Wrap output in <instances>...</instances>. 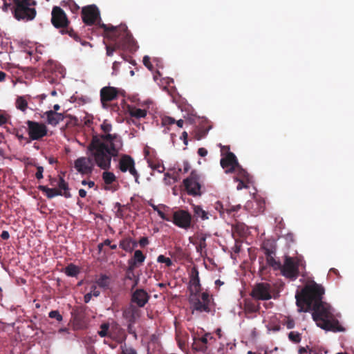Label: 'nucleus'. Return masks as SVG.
Instances as JSON below:
<instances>
[{"instance_id":"56","label":"nucleus","mask_w":354,"mask_h":354,"mask_svg":"<svg viewBox=\"0 0 354 354\" xmlns=\"http://www.w3.org/2000/svg\"><path fill=\"white\" fill-rule=\"evenodd\" d=\"M287 328L292 329L295 327V321L292 318H288L285 322Z\"/></svg>"},{"instance_id":"4","label":"nucleus","mask_w":354,"mask_h":354,"mask_svg":"<svg viewBox=\"0 0 354 354\" xmlns=\"http://www.w3.org/2000/svg\"><path fill=\"white\" fill-rule=\"evenodd\" d=\"M34 0H3L4 11L11 8L14 17L17 20L30 21L36 16Z\"/></svg>"},{"instance_id":"58","label":"nucleus","mask_w":354,"mask_h":354,"mask_svg":"<svg viewBox=\"0 0 354 354\" xmlns=\"http://www.w3.org/2000/svg\"><path fill=\"white\" fill-rule=\"evenodd\" d=\"M10 116L7 114H0V126L6 124L8 122V119Z\"/></svg>"},{"instance_id":"41","label":"nucleus","mask_w":354,"mask_h":354,"mask_svg":"<svg viewBox=\"0 0 354 354\" xmlns=\"http://www.w3.org/2000/svg\"><path fill=\"white\" fill-rule=\"evenodd\" d=\"M214 208L219 211L220 213H222L225 211L223 208V204L220 201H217L214 205ZM239 207H232L231 209H225V211L228 213H230L232 212H236L238 210Z\"/></svg>"},{"instance_id":"32","label":"nucleus","mask_w":354,"mask_h":354,"mask_svg":"<svg viewBox=\"0 0 354 354\" xmlns=\"http://www.w3.org/2000/svg\"><path fill=\"white\" fill-rule=\"evenodd\" d=\"M102 178L106 185H110L116 181L115 175L113 172L109 171L108 170H104L102 174Z\"/></svg>"},{"instance_id":"44","label":"nucleus","mask_w":354,"mask_h":354,"mask_svg":"<svg viewBox=\"0 0 354 354\" xmlns=\"http://www.w3.org/2000/svg\"><path fill=\"white\" fill-rule=\"evenodd\" d=\"M157 261L158 263H165L167 267H171L173 264L172 261L170 258L166 257L162 254H160L157 258Z\"/></svg>"},{"instance_id":"28","label":"nucleus","mask_w":354,"mask_h":354,"mask_svg":"<svg viewBox=\"0 0 354 354\" xmlns=\"http://www.w3.org/2000/svg\"><path fill=\"white\" fill-rule=\"evenodd\" d=\"M193 209L194 216L200 218L202 221L207 220L209 218V216H212V214L209 212L204 210L199 205H194Z\"/></svg>"},{"instance_id":"33","label":"nucleus","mask_w":354,"mask_h":354,"mask_svg":"<svg viewBox=\"0 0 354 354\" xmlns=\"http://www.w3.org/2000/svg\"><path fill=\"white\" fill-rule=\"evenodd\" d=\"M129 114L131 117L139 119L147 115V111L136 107H131L129 109Z\"/></svg>"},{"instance_id":"9","label":"nucleus","mask_w":354,"mask_h":354,"mask_svg":"<svg viewBox=\"0 0 354 354\" xmlns=\"http://www.w3.org/2000/svg\"><path fill=\"white\" fill-rule=\"evenodd\" d=\"M170 222L184 230H188L193 227L192 216L188 211L185 209L175 211L173 213Z\"/></svg>"},{"instance_id":"22","label":"nucleus","mask_w":354,"mask_h":354,"mask_svg":"<svg viewBox=\"0 0 354 354\" xmlns=\"http://www.w3.org/2000/svg\"><path fill=\"white\" fill-rule=\"evenodd\" d=\"M145 259L146 256L143 252L140 250H137L134 252L132 258L128 260V265L137 268L143 263Z\"/></svg>"},{"instance_id":"57","label":"nucleus","mask_w":354,"mask_h":354,"mask_svg":"<svg viewBox=\"0 0 354 354\" xmlns=\"http://www.w3.org/2000/svg\"><path fill=\"white\" fill-rule=\"evenodd\" d=\"M157 213L158 214V216L164 221H171V217H169V216H167L163 212H162L161 210L158 209L157 211Z\"/></svg>"},{"instance_id":"50","label":"nucleus","mask_w":354,"mask_h":354,"mask_svg":"<svg viewBox=\"0 0 354 354\" xmlns=\"http://www.w3.org/2000/svg\"><path fill=\"white\" fill-rule=\"evenodd\" d=\"M235 181L238 182V185L236 187V189L238 190H241L243 188H248V184L250 183L251 180H234Z\"/></svg>"},{"instance_id":"1","label":"nucleus","mask_w":354,"mask_h":354,"mask_svg":"<svg viewBox=\"0 0 354 354\" xmlns=\"http://www.w3.org/2000/svg\"><path fill=\"white\" fill-rule=\"evenodd\" d=\"M324 294L323 286L313 282L306 285L300 292H297L296 304L300 312L313 310V318L321 328L333 332L344 331V328L335 319L330 306L322 301Z\"/></svg>"},{"instance_id":"62","label":"nucleus","mask_w":354,"mask_h":354,"mask_svg":"<svg viewBox=\"0 0 354 354\" xmlns=\"http://www.w3.org/2000/svg\"><path fill=\"white\" fill-rule=\"evenodd\" d=\"M93 123V118L91 116H86L84 118V124L88 127Z\"/></svg>"},{"instance_id":"48","label":"nucleus","mask_w":354,"mask_h":354,"mask_svg":"<svg viewBox=\"0 0 354 354\" xmlns=\"http://www.w3.org/2000/svg\"><path fill=\"white\" fill-rule=\"evenodd\" d=\"M149 166L153 170H156L159 173H162L165 171V167L160 163L149 162Z\"/></svg>"},{"instance_id":"45","label":"nucleus","mask_w":354,"mask_h":354,"mask_svg":"<svg viewBox=\"0 0 354 354\" xmlns=\"http://www.w3.org/2000/svg\"><path fill=\"white\" fill-rule=\"evenodd\" d=\"M101 330L98 331V335L101 337H104L108 335V331L109 329V324L108 323H104L100 326Z\"/></svg>"},{"instance_id":"46","label":"nucleus","mask_w":354,"mask_h":354,"mask_svg":"<svg viewBox=\"0 0 354 354\" xmlns=\"http://www.w3.org/2000/svg\"><path fill=\"white\" fill-rule=\"evenodd\" d=\"M135 268H136L128 265V268L126 271V279L132 281L133 279H135V277H136V276L134 274Z\"/></svg>"},{"instance_id":"17","label":"nucleus","mask_w":354,"mask_h":354,"mask_svg":"<svg viewBox=\"0 0 354 354\" xmlns=\"http://www.w3.org/2000/svg\"><path fill=\"white\" fill-rule=\"evenodd\" d=\"M189 277V295L193 294L198 295L201 293V286L200 283L199 273L196 268L194 267L192 269Z\"/></svg>"},{"instance_id":"39","label":"nucleus","mask_w":354,"mask_h":354,"mask_svg":"<svg viewBox=\"0 0 354 354\" xmlns=\"http://www.w3.org/2000/svg\"><path fill=\"white\" fill-rule=\"evenodd\" d=\"M44 71L46 74H49V73L53 74L57 71V64L55 62H53V61H48L45 64Z\"/></svg>"},{"instance_id":"14","label":"nucleus","mask_w":354,"mask_h":354,"mask_svg":"<svg viewBox=\"0 0 354 354\" xmlns=\"http://www.w3.org/2000/svg\"><path fill=\"white\" fill-rule=\"evenodd\" d=\"M74 167L82 175H91L94 169V162L90 156L80 157L75 160Z\"/></svg>"},{"instance_id":"26","label":"nucleus","mask_w":354,"mask_h":354,"mask_svg":"<svg viewBox=\"0 0 354 354\" xmlns=\"http://www.w3.org/2000/svg\"><path fill=\"white\" fill-rule=\"evenodd\" d=\"M261 249L264 251L266 257L275 256L276 245L274 242L270 241H264L261 245Z\"/></svg>"},{"instance_id":"47","label":"nucleus","mask_w":354,"mask_h":354,"mask_svg":"<svg viewBox=\"0 0 354 354\" xmlns=\"http://www.w3.org/2000/svg\"><path fill=\"white\" fill-rule=\"evenodd\" d=\"M21 130L18 129H15L12 133L15 135V136L18 138L19 141L25 140L26 143H30V140L29 138L24 137L22 133H20Z\"/></svg>"},{"instance_id":"25","label":"nucleus","mask_w":354,"mask_h":354,"mask_svg":"<svg viewBox=\"0 0 354 354\" xmlns=\"http://www.w3.org/2000/svg\"><path fill=\"white\" fill-rule=\"evenodd\" d=\"M38 189L45 194L48 198H53L57 196H63V191L57 188H49L45 185H39Z\"/></svg>"},{"instance_id":"53","label":"nucleus","mask_w":354,"mask_h":354,"mask_svg":"<svg viewBox=\"0 0 354 354\" xmlns=\"http://www.w3.org/2000/svg\"><path fill=\"white\" fill-rule=\"evenodd\" d=\"M205 241H206V237L203 236L200 238V243L199 245L196 247V250L197 251H200V250H202L203 248H205L206 247V243H205Z\"/></svg>"},{"instance_id":"15","label":"nucleus","mask_w":354,"mask_h":354,"mask_svg":"<svg viewBox=\"0 0 354 354\" xmlns=\"http://www.w3.org/2000/svg\"><path fill=\"white\" fill-rule=\"evenodd\" d=\"M51 22L57 28H62L67 26L69 21L64 11L58 6H55L51 12Z\"/></svg>"},{"instance_id":"54","label":"nucleus","mask_w":354,"mask_h":354,"mask_svg":"<svg viewBox=\"0 0 354 354\" xmlns=\"http://www.w3.org/2000/svg\"><path fill=\"white\" fill-rule=\"evenodd\" d=\"M175 122H176V120L171 117L167 116L162 119V124L164 125L173 124Z\"/></svg>"},{"instance_id":"35","label":"nucleus","mask_w":354,"mask_h":354,"mask_svg":"<svg viewBox=\"0 0 354 354\" xmlns=\"http://www.w3.org/2000/svg\"><path fill=\"white\" fill-rule=\"evenodd\" d=\"M16 107L24 112L28 108V102L24 96H19L16 100Z\"/></svg>"},{"instance_id":"16","label":"nucleus","mask_w":354,"mask_h":354,"mask_svg":"<svg viewBox=\"0 0 354 354\" xmlns=\"http://www.w3.org/2000/svg\"><path fill=\"white\" fill-rule=\"evenodd\" d=\"M120 93V90L113 86H104L100 90V101L104 108H106L108 102L115 100Z\"/></svg>"},{"instance_id":"38","label":"nucleus","mask_w":354,"mask_h":354,"mask_svg":"<svg viewBox=\"0 0 354 354\" xmlns=\"http://www.w3.org/2000/svg\"><path fill=\"white\" fill-rule=\"evenodd\" d=\"M266 261H267V263L270 266H271L274 268V270H280L281 269V264L279 261H277L274 259V256H270V257H266Z\"/></svg>"},{"instance_id":"24","label":"nucleus","mask_w":354,"mask_h":354,"mask_svg":"<svg viewBox=\"0 0 354 354\" xmlns=\"http://www.w3.org/2000/svg\"><path fill=\"white\" fill-rule=\"evenodd\" d=\"M243 310L246 314L257 313L260 310V304L250 299H246L244 300Z\"/></svg>"},{"instance_id":"40","label":"nucleus","mask_w":354,"mask_h":354,"mask_svg":"<svg viewBox=\"0 0 354 354\" xmlns=\"http://www.w3.org/2000/svg\"><path fill=\"white\" fill-rule=\"evenodd\" d=\"M192 347L194 350L202 352L205 351L207 348V346L206 345H205L202 342L201 343V341L196 337L194 339Z\"/></svg>"},{"instance_id":"18","label":"nucleus","mask_w":354,"mask_h":354,"mask_svg":"<svg viewBox=\"0 0 354 354\" xmlns=\"http://www.w3.org/2000/svg\"><path fill=\"white\" fill-rule=\"evenodd\" d=\"M49 185L52 188H56V187H58L57 189L63 191V196L65 198H68L71 197V194L69 192L68 184L62 177L59 176V178H53L49 176Z\"/></svg>"},{"instance_id":"31","label":"nucleus","mask_w":354,"mask_h":354,"mask_svg":"<svg viewBox=\"0 0 354 354\" xmlns=\"http://www.w3.org/2000/svg\"><path fill=\"white\" fill-rule=\"evenodd\" d=\"M211 128L212 126L207 124H203L201 127H199L196 132V139L201 140L205 138L208 133V131L211 129Z\"/></svg>"},{"instance_id":"21","label":"nucleus","mask_w":354,"mask_h":354,"mask_svg":"<svg viewBox=\"0 0 354 354\" xmlns=\"http://www.w3.org/2000/svg\"><path fill=\"white\" fill-rule=\"evenodd\" d=\"M47 122L52 126H56L59 122L64 120V116L62 113H59L52 110L45 112Z\"/></svg>"},{"instance_id":"2","label":"nucleus","mask_w":354,"mask_h":354,"mask_svg":"<svg viewBox=\"0 0 354 354\" xmlns=\"http://www.w3.org/2000/svg\"><path fill=\"white\" fill-rule=\"evenodd\" d=\"M122 147L120 135H93L87 150L94 164L102 170H109L112 158L119 156Z\"/></svg>"},{"instance_id":"51","label":"nucleus","mask_w":354,"mask_h":354,"mask_svg":"<svg viewBox=\"0 0 354 354\" xmlns=\"http://www.w3.org/2000/svg\"><path fill=\"white\" fill-rule=\"evenodd\" d=\"M143 64L150 71L153 70V65L151 63L150 57L147 55L143 57Z\"/></svg>"},{"instance_id":"43","label":"nucleus","mask_w":354,"mask_h":354,"mask_svg":"<svg viewBox=\"0 0 354 354\" xmlns=\"http://www.w3.org/2000/svg\"><path fill=\"white\" fill-rule=\"evenodd\" d=\"M121 354H138L135 348L127 346L126 344L120 346Z\"/></svg>"},{"instance_id":"49","label":"nucleus","mask_w":354,"mask_h":354,"mask_svg":"<svg viewBox=\"0 0 354 354\" xmlns=\"http://www.w3.org/2000/svg\"><path fill=\"white\" fill-rule=\"evenodd\" d=\"M48 316L50 318L55 319L58 322H61L63 319L62 315L59 313L58 310H51Z\"/></svg>"},{"instance_id":"36","label":"nucleus","mask_w":354,"mask_h":354,"mask_svg":"<svg viewBox=\"0 0 354 354\" xmlns=\"http://www.w3.org/2000/svg\"><path fill=\"white\" fill-rule=\"evenodd\" d=\"M100 128L102 131L104 132L103 135H118L117 133H111V131L112 130V125L110 122H108V120H105L102 124L100 125Z\"/></svg>"},{"instance_id":"55","label":"nucleus","mask_w":354,"mask_h":354,"mask_svg":"<svg viewBox=\"0 0 354 354\" xmlns=\"http://www.w3.org/2000/svg\"><path fill=\"white\" fill-rule=\"evenodd\" d=\"M149 241L147 236L141 237L139 240V245L141 248H145L149 244Z\"/></svg>"},{"instance_id":"61","label":"nucleus","mask_w":354,"mask_h":354,"mask_svg":"<svg viewBox=\"0 0 354 354\" xmlns=\"http://www.w3.org/2000/svg\"><path fill=\"white\" fill-rule=\"evenodd\" d=\"M208 337H210V339L212 338V336H210V334L209 333H206L204 336H203L202 337H198V339H199L201 341V343L202 342L203 344H204L205 345L207 346V338Z\"/></svg>"},{"instance_id":"42","label":"nucleus","mask_w":354,"mask_h":354,"mask_svg":"<svg viewBox=\"0 0 354 354\" xmlns=\"http://www.w3.org/2000/svg\"><path fill=\"white\" fill-rule=\"evenodd\" d=\"M288 338L289 339L294 342V343H299L301 342V334L299 333L298 332H295V331H291L289 334H288Z\"/></svg>"},{"instance_id":"27","label":"nucleus","mask_w":354,"mask_h":354,"mask_svg":"<svg viewBox=\"0 0 354 354\" xmlns=\"http://www.w3.org/2000/svg\"><path fill=\"white\" fill-rule=\"evenodd\" d=\"M60 32L62 35L68 34L71 37L73 38L76 41H80L82 46H86L89 43L87 41H82L81 38L79 35L71 28L68 27V25L65 28H62L60 30Z\"/></svg>"},{"instance_id":"30","label":"nucleus","mask_w":354,"mask_h":354,"mask_svg":"<svg viewBox=\"0 0 354 354\" xmlns=\"http://www.w3.org/2000/svg\"><path fill=\"white\" fill-rule=\"evenodd\" d=\"M236 173V176H234V180H251V176L250 174L241 167L240 165L239 167H236V170L234 171Z\"/></svg>"},{"instance_id":"20","label":"nucleus","mask_w":354,"mask_h":354,"mask_svg":"<svg viewBox=\"0 0 354 354\" xmlns=\"http://www.w3.org/2000/svg\"><path fill=\"white\" fill-rule=\"evenodd\" d=\"M139 310L133 305H130L122 311L123 317L128 323L135 324L136 319L140 316Z\"/></svg>"},{"instance_id":"12","label":"nucleus","mask_w":354,"mask_h":354,"mask_svg":"<svg viewBox=\"0 0 354 354\" xmlns=\"http://www.w3.org/2000/svg\"><path fill=\"white\" fill-rule=\"evenodd\" d=\"M118 167L123 173L128 171L134 177L136 183H140L139 174L135 168V161L132 157L123 154L119 160Z\"/></svg>"},{"instance_id":"60","label":"nucleus","mask_w":354,"mask_h":354,"mask_svg":"<svg viewBox=\"0 0 354 354\" xmlns=\"http://www.w3.org/2000/svg\"><path fill=\"white\" fill-rule=\"evenodd\" d=\"M103 244H104V246H109L111 250H115L117 248V245L115 244H111V241L109 239H105L103 241Z\"/></svg>"},{"instance_id":"63","label":"nucleus","mask_w":354,"mask_h":354,"mask_svg":"<svg viewBox=\"0 0 354 354\" xmlns=\"http://www.w3.org/2000/svg\"><path fill=\"white\" fill-rule=\"evenodd\" d=\"M198 154L200 156L205 157L207 154V150L203 147H201L198 149Z\"/></svg>"},{"instance_id":"34","label":"nucleus","mask_w":354,"mask_h":354,"mask_svg":"<svg viewBox=\"0 0 354 354\" xmlns=\"http://www.w3.org/2000/svg\"><path fill=\"white\" fill-rule=\"evenodd\" d=\"M96 283L100 288H107L110 284V279L108 276L105 274H102L96 280Z\"/></svg>"},{"instance_id":"59","label":"nucleus","mask_w":354,"mask_h":354,"mask_svg":"<svg viewBox=\"0 0 354 354\" xmlns=\"http://www.w3.org/2000/svg\"><path fill=\"white\" fill-rule=\"evenodd\" d=\"M90 293H91L93 295V296L94 297H98L100 294V292L97 289V287L95 285H93L91 287V291H90Z\"/></svg>"},{"instance_id":"29","label":"nucleus","mask_w":354,"mask_h":354,"mask_svg":"<svg viewBox=\"0 0 354 354\" xmlns=\"http://www.w3.org/2000/svg\"><path fill=\"white\" fill-rule=\"evenodd\" d=\"M64 272L71 277H76L80 273V269L73 263H69L64 269Z\"/></svg>"},{"instance_id":"5","label":"nucleus","mask_w":354,"mask_h":354,"mask_svg":"<svg viewBox=\"0 0 354 354\" xmlns=\"http://www.w3.org/2000/svg\"><path fill=\"white\" fill-rule=\"evenodd\" d=\"M305 268L306 262L302 257L286 256L280 270L286 278L295 281L299 277L300 270H304Z\"/></svg>"},{"instance_id":"10","label":"nucleus","mask_w":354,"mask_h":354,"mask_svg":"<svg viewBox=\"0 0 354 354\" xmlns=\"http://www.w3.org/2000/svg\"><path fill=\"white\" fill-rule=\"evenodd\" d=\"M26 124L28 127L27 130L30 141L41 140L47 135L48 129L44 123L27 120Z\"/></svg>"},{"instance_id":"11","label":"nucleus","mask_w":354,"mask_h":354,"mask_svg":"<svg viewBox=\"0 0 354 354\" xmlns=\"http://www.w3.org/2000/svg\"><path fill=\"white\" fill-rule=\"evenodd\" d=\"M250 296L256 300H269L272 298V288L268 283H258L252 288Z\"/></svg>"},{"instance_id":"13","label":"nucleus","mask_w":354,"mask_h":354,"mask_svg":"<svg viewBox=\"0 0 354 354\" xmlns=\"http://www.w3.org/2000/svg\"><path fill=\"white\" fill-rule=\"evenodd\" d=\"M82 19L87 26H93L100 19V10L95 5L84 6L82 9Z\"/></svg>"},{"instance_id":"7","label":"nucleus","mask_w":354,"mask_h":354,"mask_svg":"<svg viewBox=\"0 0 354 354\" xmlns=\"http://www.w3.org/2000/svg\"><path fill=\"white\" fill-rule=\"evenodd\" d=\"M183 185L187 193L193 196H201L203 192L201 176L196 171H192L190 175L183 180Z\"/></svg>"},{"instance_id":"3","label":"nucleus","mask_w":354,"mask_h":354,"mask_svg":"<svg viewBox=\"0 0 354 354\" xmlns=\"http://www.w3.org/2000/svg\"><path fill=\"white\" fill-rule=\"evenodd\" d=\"M99 26L104 29L105 37L113 42V45H106V55L112 56L117 49L134 52L138 46L136 41L127 29L125 24L114 26L111 24H100Z\"/></svg>"},{"instance_id":"8","label":"nucleus","mask_w":354,"mask_h":354,"mask_svg":"<svg viewBox=\"0 0 354 354\" xmlns=\"http://www.w3.org/2000/svg\"><path fill=\"white\" fill-rule=\"evenodd\" d=\"M221 153L223 156L221 159V166L225 169V173H234L239 165L236 156L230 151L229 146L221 147Z\"/></svg>"},{"instance_id":"6","label":"nucleus","mask_w":354,"mask_h":354,"mask_svg":"<svg viewBox=\"0 0 354 354\" xmlns=\"http://www.w3.org/2000/svg\"><path fill=\"white\" fill-rule=\"evenodd\" d=\"M189 301L193 311L199 313H209L211 311V299L207 292L189 295Z\"/></svg>"},{"instance_id":"64","label":"nucleus","mask_w":354,"mask_h":354,"mask_svg":"<svg viewBox=\"0 0 354 354\" xmlns=\"http://www.w3.org/2000/svg\"><path fill=\"white\" fill-rule=\"evenodd\" d=\"M82 185H88L89 188H92L95 186V183L94 181L92 180L87 181L86 180H83L82 181Z\"/></svg>"},{"instance_id":"52","label":"nucleus","mask_w":354,"mask_h":354,"mask_svg":"<svg viewBox=\"0 0 354 354\" xmlns=\"http://www.w3.org/2000/svg\"><path fill=\"white\" fill-rule=\"evenodd\" d=\"M37 172L35 174V177L37 180L42 179L44 178V167L42 166H37Z\"/></svg>"},{"instance_id":"37","label":"nucleus","mask_w":354,"mask_h":354,"mask_svg":"<svg viewBox=\"0 0 354 354\" xmlns=\"http://www.w3.org/2000/svg\"><path fill=\"white\" fill-rule=\"evenodd\" d=\"M266 261H267V263L270 266H271L274 268V270H280L281 269V264L279 261H277L274 259V256H270V257H266Z\"/></svg>"},{"instance_id":"19","label":"nucleus","mask_w":354,"mask_h":354,"mask_svg":"<svg viewBox=\"0 0 354 354\" xmlns=\"http://www.w3.org/2000/svg\"><path fill=\"white\" fill-rule=\"evenodd\" d=\"M150 298L149 295L144 289L136 290L131 296V301L136 304V305L142 308L148 302Z\"/></svg>"},{"instance_id":"23","label":"nucleus","mask_w":354,"mask_h":354,"mask_svg":"<svg viewBox=\"0 0 354 354\" xmlns=\"http://www.w3.org/2000/svg\"><path fill=\"white\" fill-rule=\"evenodd\" d=\"M138 245V243L131 237L122 239L119 243L120 248L127 252H131Z\"/></svg>"}]
</instances>
